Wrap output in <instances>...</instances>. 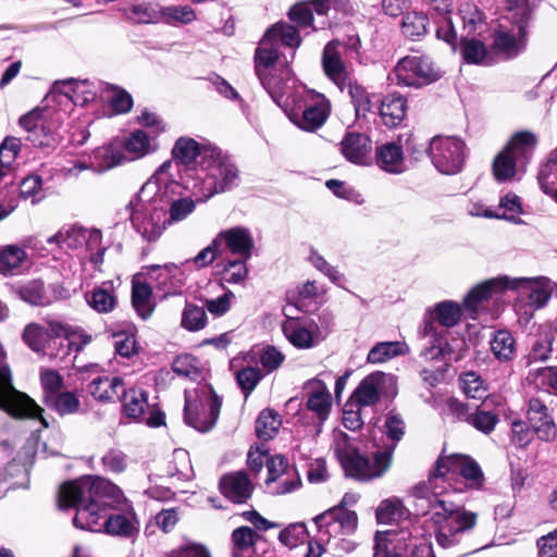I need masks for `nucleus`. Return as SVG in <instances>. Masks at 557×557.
<instances>
[{
    "label": "nucleus",
    "mask_w": 557,
    "mask_h": 557,
    "mask_svg": "<svg viewBox=\"0 0 557 557\" xmlns=\"http://www.w3.org/2000/svg\"><path fill=\"white\" fill-rule=\"evenodd\" d=\"M456 475L463 479L468 488L479 490L485 481L474 459L466 455H450L440 457L429 480L414 488L416 510L420 515L431 513L436 542L443 548L459 544L476 523V513L446 498L449 488L462 492L457 482L453 483Z\"/></svg>",
    "instance_id": "f257e3e1"
},
{
    "label": "nucleus",
    "mask_w": 557,
    "mask_h": 557,
    "mask_svg": "<svg viewBox=\"0 0 557 557\" xmlns=\"http://www.w3.org/2000/svg\"><path fill=\"white\" fill-rule=\"evenodd\" d=\"M125 498L119 486L98 476H83L64 483L59 493L61 508L76 507V528L99 532L104 528L107 509L121 508Z\"/></svg>",
    "instance_id": "f03ea898"
},
{
    "label": "nucleus",
    "mask_w": 557,
    "mask_h": 557,
    "mask_svg": "<svg viewBox=\"0 0 557 557\" xmlns=\"http://www.w3.org/2000/svg\"><path fill=\"white\" fill-rule=\"evenodd\" d=\"M505 290L517 293L518 300L524 301L532 310L544 308L553 293L552 281L546 276L511 277L499 275L473 287L463 299L467 314L474 319L479 310L494 295Z\"/></svg>",
    "instance_id": "7ed1b4c3"
},
{
    "label": "nucleus",
    "mask_w": 557,
    "mask_h": 557,
    "mask_svg": "<svg viewBox=\"0 0 557 557\" xmlns=\"http://www.w3.org/2000/svg\"><path fill=\"white\" fill-rule=\"evenodd\" d=\"M160 175L153 174L127 206L134 228L148 242L158 240L168 226L169 199L158 185Z\"/></svg>",
    "instance_id": "20e7f679"
},
{
    "label": "nucleus",
    "mask_w": 557,
    "mask_h": 557,
    "mask_svg": "<svg viewBox=\"0 0 557 557\" xmlns=\"http://www.w3.org/2000/svg\"><path fill=\"white\" fill-rule=\"evenodd\" d=\"M332 447L348 476L368 482L383 476L391 468L395 444L382 451H376L373 459H369L352 447L346 433L335 431Z\"/></svg>",
    "instance_id": "39448f33"
},
{
    "label": "nucleus",
    "mask_w": 557,
    "mask_h": 557,
    "mask_svg": "<svg viewBox=\"0 0 557 557\" xmlns=\"http://www.w3.org/2000/svg\"><path fill=\"white\" fill-rule=\"evenodd\" d=\"M284 112L298 128L315 132L325 124L331 113V103L320 92L297 87L285 98Z\"/></svg>",
    "instance_id": "423d86ee"
},
{
    "label": "nucleus",
    "mask_w": 557,
    "mask_h": 557,
    "mask_svg": "<svg viewBox=\"0 0 557 557\" xmlns=\"http://www.w3.org/2000/svg\"><path fill=\"white\" fill-rule=\"evenodd\" d=\"M0 409L16 419H38L48 426L39 407L27 394L13 385L12 372L0 347Z\"/></svg>",
    "instance_id": "0eeeda50"
},
{
    "label": "nucleus",
    "mask_w": 557,
    "mask_h": 557,
    "mask_svg": "<svg viewBox=\"0 0 557 557\" xmlns=\"http://www.w3.org/2000/svg\"><path fill=\"white\" fill-rule=\"evenodd\" d=\"M200 168L206 172L207 194L203 195L202 201L215 194L230 190L239 183V172L236 164L216 148L205 151Z\"/></svg>",
    "instance_id": "6e6552de"
},
{
    "label": "nucleus",
    "mask_w": 557,
    "mask_h": 557,
    "mask_svg": "<svg viewBox=\"0 0 557 557\" xmlns=\"http://www.w3.org/2000/svg\"><path fill=\"white\" fill-rule=\"evenodd\" d=\"M221 399L211 386L203 385L196 391L195 398L186 392L184 420L199 432L211 430L219 418Z\"/></svg>",
    "instance_id": "1a4fd4ad"
},
{
    "label": "nucleus",
    "mask_w": 557,
    "mask_h": 557,
    "mask_svg": "<svg viewBox=\"0 0 557 557\" xmlns=\"http://www.w3.org/2000/svg\"><path fill=\"white\" fill-rule=\"evenodd\" d=\"M461 317V308L457 302L445 300L438 302L433 309L428 310L424 325L421 330L423 338L431 344L430 348H425L422 355L426 359H436L443 355L442 338L435 322L441 326L451 327L458 323Z\"/></svg>",
    "instance_id": "9d476101"
},
{
    "label": "nucleus",
    "mask_w": 557,
    "mask_h": 557,
    "mask_svg": "<svg viewBox=\"0 0 557 557\" xmlns=\"http://www.w3.org/2000/svg\"><path fill=\"white\" fill-rule=\"evenodd\" d=\"M433 165L446 175L459 173L466 162V144L454 136H435L428 148Z\"/></svg>",
    "instance_id": "9b49d317"
},
{
    "label": "nucleus",
    "mask_w": 557,
    "mask_h": 557,
    "mask_svg": "<svg viewBox=\"0 0 557 557\" xmlns=\"http://www.w3.org/2000/svg\"><path fill=\"white\" fill-rule=\"evenodd\" d=\"M397 84L408 87H422L440 78V72L429 57L406 55L394 69Z\"/></svg>",
    "instance_id": "f8f14e48"
},
{
    "label": "nucleus",
    "mask_w": 557,
    "mask_h": 557,
    "mask_svg": "<svg viewBox=\"0 0 557 557\" xmlns=\"http://www.w3.org/2000/svg\"><path fill=\"white\" fill-rule=\"evenodd\" d=\"M320 539L330 541L339 535H349L358 524L357 513L341 506H334L314 518Z\"/></svg>",
    "instance_id": "ddd939ff"
},
{
    "label": "nucleus",
    "mask_w": 557,
    "mask_h": 557,
    "mask_svg": "<svg viewBox=\"0 0 557 557\" xmlns=\"http://www.w3.org/2000/svg\"><path fill=\"white\" fill-rule=\"evenodd\" d=\"M395 380L391 374L374 372L366 376L352 393L350 399L358 404L359 408L377 404L382 396L395 393Z\"/></svg>",
    "instance_id": "4468645a"
},
{
    "label": "nucleus",
    "mask_w": 557,
    "mask_h": 557,
    "mask_svg": "<svg viewBox=\"0 0 557 557\" xmlns=\"http://www.w3.org/2000/svg\"><path fill=\"white\" fill-rule=\"evenodd\" d=\"M502 22L494 33L492 53L502 59H512L520 54L525 48L527 27L525 24Z\"/></svg>",
    "instance_id": "2eb2a0df"
},
{
    "label": "nucleus",
    "mask_w": 557,
    "mask_h": 557,
    "mask_svg": "<svg viewBox=\"0 0 557 557\" xmlns=\"http://www.w3.org/2000/svg\"><path fill=\"white\" fill-rule=\"evenodd\" d=\"M102 234L98 230H87L77 225H66L60 228L54 235L47 238L49 245H55L61 249H81L86 246L87 250L98 247Z\"/></svg>",
    "instance_id": "dca6fc26"
},
{
    "label": "nucleus",
    "mask_w": 557,
    "mask_h": 557,
    "mask_svg": "<svg viewBox=\"0 0 557 557\" xmlns=\"http://www.w3.org/2000/svg\"><path fill=\"white\" fill-rule=\"evenodd\" d=\"M170 163L164 162L153 174L160 175V186L161 189L166 191V196L169 199V208L166 213L168 225H171L176 222H181L185 220L188 215H190L195 208L196 202L189 198H174V189L177 187V184L174 181L170 180L169 176Z\"/></svg>",
    "instance_id": "f3484780"
},
{
    "label": "nucleus",
    "mask_w": 557,
    "mask_h": 557,
    "mask_svg": "<svg viewBox=\"0 0 557 557\" xmlns=\"http://www.w3.org/2000/svg\"><path fill=\"white\" fill-rule=\"evenodd\" d=\"M411 532L408 529H392L376 532L373 557H408Z\"/></svg>",
    "instance_id": "a211bd4d"
},
{
    "label": "nucleus",
    "mask_w": 557,
    "mask_h": 557,
    "mask_svg": "<svg viewBox=\"0 0 557 557\" xmlns=\"http://www.w3.org/2000/svg\"><path fill=\"white\" fill-rule=\"evenodd\" d=\"M424 4L435 24L436 37L455 49L457 35L451 18L453 0H424Z\"/></svg>",
    "instance_id": "6ab92c4d"
},
{
    "label": "nucleus",
    "mask_w": 557,
    "mask_h": 557,
    "mask_svg": "<svg viewBox=\"0 0 557 557\" xmlns=\"http://www.w3.org/2000/svg\"><path fill=\"white\" fill-rule=\"evenodd\" d=\"M97 92L98 87L94 82L69 78L55 82L48 97L63 96L75 106H85L96 99Z\"/></svg>",
    "instance_id": "aec40b11"
},
{
    "label": "nucleus",
    "mask_w": 557,
    "mask_h": 557,
    "mask_svg": "<svg viewBox=\"0 0 557 557\" xmlns=\"http://www.w3.org/2000/svg\"><path fill=\"white\" fill-rule=\"evenodd\" d=\"M221 251L224 249L238 257V259H250L255 248L251 232L244 226H234L221 231L215 237Z\"/></svg>",
    "instance_id": "412c9836"
},
{
    "label": "nucleus",
    "mask_w": 557,
    "mask_h": 557,
    "mask_svg": "<svg viewBox=\"0 0 557 557\" xmlns=\"http://www.w3.org/2000/svg\"><path fill=\"white\" fill-rule=\"evenodd\" d=\"M268 478L265 483L270 486L277 482L273 488L275 494H286L295 491L300 481L294 469H288L287 460L280 455L267 458Z\"/></svg>",
    "instance_id": "4be33fe9"
},
{
    "label": "nucleus",
    "mask_w": 557,
    "mask_h": 557,
    "mask_svg": "<svg viewBox=\"0 0 557 557\" xmlns=\"http://www.w3.org/2000/svg\"><path fill=\"white\" fill-rule=\"evenodd\" d=\"M284 310L287 317L282 325L285 337L297 348H311L314 345L313 333L317 330V325L312 321L290 317V306L285 307Z\"/></svg>",
    "instance_id": "5701e85b"
},
{
    "label": "nucleus",
    "mask_w": 557,
    "mask_h": 557,
    "mask_svg": "<svg viewBox=\"0 0 557 557\" xmlns=\"http://www.w3.org/2000/svg\"><path fill=\"white\" fill-rule=\"evenodd\" d=\"M527 417L533 432L544 442L555 440L557 429L548 408L539 398H531L528 404Z\"/></svg>",
    "instance_id": "b1692460"
},
{
    "label": "nucleus",
    "mask_w": 557,
    "mask_h": 557,
    "mask_svg": "<svg viewBox=\"0 0 557 557\" xmlns=\"http://www.w3.org/2000/svg\"><path fill=\"white\" fill-rule=\"evenodd\" d=\"M343 157L356 165H368L371 162L372 143L366 134L347 133L339 143Z\"/></svg>",
    "instance_id": "393cba45"
},
{
    "label": "nucleus",
    "mask_w": 557,
    "mask_h": 557,
    "mask_svg": "<svg viewBox=\"0 0 557 557\" xmlns=\"http://www.w3.org/2000/svg\"><path fill=\"white\" fill-rule=\"evenodd\" d=\"M304 389L307 396V408L318 416L321 425L327 419L331 411V393L326 384L318 377L309 380L305 384Z\"/></svg>",
    "instance_id": "a878e982"
},
{
    "label": "nucleus",
    "mask_w": 557,
    "mask_h": 557,
    "mask_svg": "<svg viewBox=\"0 0 557 557\" xmlns=\"http://www.w3.org/2000/svg\"><path fill=\"white\" fill-rule=\"evenodd\" d=\"M339 47V41L329 42L323 50L322 63L327 77L343 89L348 83V72L342 61Z\"/></svg>",
    "instance_id": "bb28decb"
},
{
    "label": "nucleus",
    "mask_w": 557,
    "mask_h": 557,
    "mask_svg": "<svg viewBox=\"0 0 557 557\" xmlns=\"http://www.w3.org/2000/svg\"><path fill=\"white\" fill-rule=\"evenodd\" d=\"M33 238L23 239L20 245H5L0 247V274L4 276L15 275L27 260L25 248L32 246Z\"/></svg>",
    "instance_id": "cd10ccee"
},
{
    "label": "nucleus",
    "mask_w": 557,
    "mask_h": 557,
    "mask_svg": "<svg viewBox=\"0 0 557 557\" xmlns=\"http://www.w3.org/2000/svg\"><path fill=\"white\" fill-rule=\"evenodd\" d=\"M221 492L234 503H245L252 494V484L244 472L224 475L220 482Z\"/></svg>",
    "instance_id": "c85d7f7f"
},
{
    "label": "nucleus",
    "mask_w": 557,
    "mask_h": 557,
    "mask_svg": "<svg viewBox=\"0 0 557 557\" xmlns=\"http://www.w3.org/2000/svg\"><path fill=\"white\" fill-rule=\"evenodd\" d=\"M263 88L269 92L271 98L284 109V96L290 88L289 83H293L290 77V70L285 66L278 69L277 66L269 70L267 78L259 79Z\"/></svg>",
    "instance_id": "c756f323"
},
{
    "label": "nucleus",
    "mask_w": 557,
    "mask_h": 557,
    "mask_svg": "<svg viewBox=\"0 0 557 557\" xmlns=\"http://www.w3.org/2000/svg\"><path fill=\"white\" fill-rule=\"evenodd\" d=\"M42 111L32 110L20 119V125L28 133V140L38 147H49L54 141L53 136L42 124Z\"/></svg>",
    "instance_id": "7c9ffc66"
},
{
    "label": "nucleus",
    "mask_w": 557,
    "mask_h": 557,
    "mask_svg": "<svg viewBox=\"0 0 557 557\" xmlns=\"http://www.w3.org/2000/svg\"><path fill=\"white\" fill-rule=\"evenodd\" d=\"M536 144V136L531 132L524 131L515 134L504 150L508 151V153L511 154L518 164L524 170L525 164L534 153Z\"/></svg>",
    "instance_id": "2f4dec72"
},
{
    "label": "nucleus",
    "mask_w": 557,
    "mask_h": 557,
    "mask_svg": "<svg viewBox=\"0 0 557 557\" xmlns=\"http://www.w3.org/2000/svg\"><path fill=\"white\" fill-rule=\"evenodd\" d=\"M46 332L48 333V339L64 337L69 342V347L76 351L82 350L91 341L90 335L82 330H74L70 325L55 320H47Z\"/></svg>",
    "instance_id": "473e14b6"
},
{
    "label": "nucleus",
    "mask_w": 557,
    "mask_h": 557,
    "mask_svg": "<svg viewBox=\"0 0 557 557\" xmlns=\"http://www.w3.org/2000/svg\"><path fill=\"white\" fill-rule=\"evenodd\" d=\"M149 274L151 277H154L160 285L164 286L168 293L172 294H177L185 282L182 268L175 263L151 265L149 267Z\"/></svg>",
    "instance_id": "72a5a7b5"
},
{
    "label": "nucleus",
    "mask_w": 557,
    "mask_h": 557,
    "mask_svg": "<svg viewBox=\"0 0 557 557\" xmlns=\"http://www.w3.org/2000/svg\"><path fill=\"white\" fill-rule=\"evenodd\" d=\"M375 158L379 168L385 172L399 174L406 169L403 149L396 143H385L377 147Z\"/></svg>",
    "instance_id": "f704fd0d"
},
{
    "label": "nucleus",
    "mask_w": 557,
    "mask_h": 557,
    "mask_svg": "<svg viewBox=\"0 0 557 557\" xmlns=\"http://www.w3.org/2000/svg\"><path fill=\"white\" fill-rule=\"evenodd\" d=\"M123 388L124 383L122 379L117 376H99L94 379L88 386V391L92 397L103 403L120 399Z\"/></svg>",
    "instance_id": "c9c22d12"
},
{
    "label": "nucleus",
    "mask_w": 557,
    "mask_h": 557,
    "mask_svg": "<svg viewBox=\"0 0 557 557\" xmlns=\"http://www.w3.org/2000/svg\"><path fill=\"white\" fill-rule=\"evenodd\" d=\"M276 42L265 33L255 54V67L259 79L265 81L269 70L276 67Z\"/></svg>",
    "instance_id": "e433bc0d"
},
{
    "label": "nucleus",
    "mask_w": 557,
    "mask_h": 557,
    "mask_svg": "<svg viewBox=\"0 0 557 557\" xmlns=\"http://www.w3.org/2000/svg\"><path fill=\"white\" fill-rule=\"evenodd\" d=\"M406 109V99L400 95L391 94L383 98L380 107V115L385 125L394 127L405 117Z\"/></svg>",
    "instance_id": "4c0bfd02"
},
{
    "label": "nucleus",
    "mask_w": 557,
    "mask_h": 557,
    "mask_svg": "<svg viewBox=\"0 0 557 557\" xmlns=\"http://www.w3.org/2000/svg\"><path fill=\"white\" fill-rule=\"evenodd\" d=\"M491 351L499 362H508L516 356V341L507 330H497L490 339Z\"/></svg>",
    "instance_id": "58836bf2"
},
{
    "label": "nucleus",
    "mask_w": 557,
    "mask_h": 557,
    "mask_svg": "<svg viewBox=\"0 0 557 557\" xmlns=\"http://www.w3.org/2000/svg\"><path fill=\"white\" fill-rule=\"evenodd\" d=\"M124 149L129 160L140 159L157 149L156 143L144 131H134L124 140Z\"/></svg>",
    "instance_id": "ea45409f"
},
{
    "label": "nucleus",
    "mask_w": 557,
    "mask_h": 557,
    "mask_svg": "<svg viewBox=\"0 0 557 557\" xmlns=\"http://www.w3.org/2000/svg\"><path fill=\"white\" fill-rule=\"evenodd\" d=\"M208 149L190 137H180L172 149V156L178 162L188 165L194 163L197 157H200L202 162L203 153Z\"/></svg>",
    "instance_id": "a19ab883"
},
{
    "label": "nucleus",
    "mask_w": 557,
    "mask_h": 557,
    "mask_svg": "<svg viewBox=\"0 0 557 557\" xmlns=\"http://www.w3.org/2000/svg\"><path fill=\"white\" fill-rule=\"evenodd\" d=\"M103 529L111 535L132 537L138 532V521L133 512L113 515L104 520Z\"/></svg>",
    "instance_id": "79ce46f5"
},
{
    "label": "nucleus",
    "mask_w": 557,
    "mask_h": 557,
    "mask_svg": "<svg viewBox=\"0 0 557 557\" xmlns=\"http://www.w3.org/2000/svg\"><path fill=\"white\" fill-rule=\"evenodd\" d=\"M121 395L123 412L131 419H138L148 407L147 393L141 388H123Z\"/></svg>",
    "instance_id": "37998d69"
},
{
    "label": "nucleus",
    "mask_w": 557,
    "mask_h": 557,
    "mask_svg": "<svg viewBox=\"0 0 557 557\" xmlns=\"http://www.w3.org/2000/svg\"><path fill=\"white\" fill-rule=\"evenodd\" d=\"M15 294L30 306H46L49 304L45 290V284L41 280H30L24 284L14 287Z\"/></svg>",
    "instance_id": "c03bdc74"
},
{
    "label": "nucleus",
    "mask_w": 557,
    "mask_h": 557,
    "mask_svg": "<svg viewBox=\"0 0 557 557\" xmlns=\"http://www.w3.org/2000/svg\"><path fill=\"white\" fill-rule=\"evenodd\" d=\"M196 17L195 10L189 5H168L156 9V23L163 21L168 24H189Z\"/></svg>",
    "instance_id": "a18cd8bd"
},
{
    "label": "nucleus",
    "mask_w": 557,
    "mask_h": 557,
    "mask_svg": "<svg viewBox=\"0 0 557 557\" xmlns=\"http://www.w3.org/2000/svg\"><path fill=\"white\" fill-rule=\"evenodd\" d=\"M408 352V346L401 342H383L373 346L368 354L371 363L385 362L394 357Z\"/></svg>",
    "instance_id": "49530a36"
},
{
    "label": "nucleus",
    "mask_w": 557,
    "mask_h": 557,
    "mask_svg": "<svg viewBox=\"0 0 557 557\" xmlns=\"http://www.w3.org/2000/svg\"><path fill=\"white\" fill-rule=\"evenodd\" d=\"M523 170L511 154L502 150L494 159L493 174L497 182H508L512 180L518 171Z\"/></svg>",
    "instance_id": "de8ad7c7"
},
{
    "label": "nucleus",
    "mask_w": 557,
    "mask_h": 557,
    "mask_svg": "<svg viewBox=\"0 0 557 557\" xmlns=\"http://www.w3.org/2000/svg\"><path fill=\"white\" fill-rule=\"evenodd\" d=\"M462 57L467 63L488 65L494 62L492 53H488L485 45L478 39L462 40Z\"/></svg>",
    "instance_id": "09e8293b"
},
{
    "label": "nucleus",
    "mask_w": 557,
    "mask_h": 557,
    "mask_svg": "<svg viewBox=\"0 0 557 557\" xmlns=\"http://www.w3.org/2000/svg\"><path fill=\"white\" fill-rule=\"evenodd\" d=\"M152 290L146 283H134L132 290V304L137 314L146 320L153 311V304L151 300Z\"/></svg>",
    "instance_id": "8fccbe9b"
},
{
    "label": "nucleus",
    "mask_w": 557,
    "mask_h": 557,
    "mask_svg": "<svg viewBox=\"0 0 557 557\" xmlns=\"http://www.w3.org/2000/svg\"><path fill=\"white\" fill-rule=\"evenodd\" d=\"M22 339L29 349L37 354L44 352L49 342L46 327L36 322L25 325Z\"/></svg>",
    "instance_id": "3c124183"
},
{
    "label": "nucleus",
    "mask_w": 557,
    "mask_h": 557,
    "mask_svg": "<svg viewBox=\"0 0 557 557\" xmlns=\"http://www.w3.org/2000/svg\"><path fill=\"white\" fill-rule=\"evenodd\" d=\"M258 540V534L249 527L236 528L231 535L233 552L231 557H243L251 549Z\"/></svg>",
    "instance_id": "603ef678"
},
{
    "label": "nucleus",
    "mask_w": 557,
    "mask_h": 557,
    "mask_svg": "<svg viewBox=\"0 0 557 557\" xmlns=\"http://www.w3.org/2000/svg\"><path fill=\"white\" fill-rule=\"evenodd\" d=\"M280 416L273 410L261 411L256 421V433L260 440L268 441L273 438L281 426Z\"/></svg>",
    "instance_id": "864d4df0"
},
{
    "label": "nucleus",
    "mask_w": 557,
    "mask_h": 557,
    "mask_svg": "<svg viewBox=\"0 0 557 557\" xmlns=\"http://www.w3.org/2000/svg\"><path fill=\"white\" fill-rule=\"evenodd\" d=\"M45 404L60 416L75 414L81 408L78 395L74 392H60Z\"/></svg>",
    "instance_id": "5fc2aeb1"
},
{
    "label": "nucleus",
    "mask_w": 557,
    "mask_h": 557,
    "mask_svg": "<svg viewBox=\"0 0 557 557\" xmlns=\"http://www.w3.org/2000/svg\"><path fill=\"white\" fill-rule=\"evenodd\" d=\"M275 42L281 40L283 45L296 48L300 45L301 39L295 26L287 23H276L267 32Z\"/></svg>",
    "instance_id": "6e6d98bb"
},
{
    "label": "nucleus",
    "mask_w": 557,
    "mask_h": 557,
    "mask_svg": "<svg viewBox=\"0 0 557 557\" xmlns=\"http://www.w3.org/2000/svg\"><path fill=\"white\" fill-rule=\"evenodd\" d=\"M87 304L99 313L111 312L115 305V296L104 288H95L86 295Z\"/></svg>",
    "instance_id": "4d7b16f0"
},
{
    "label": "nucleus",
    "mask_w": 557,
    "mask_h": 557,
    "mask_svg": "<svg viewBox=\"0 0 557 557\" xmlns=\"http://www.w3.org/2000/svg\"><path fill=\"white\" fill-rule=\"evenodd\" d=\"M404 515V506L398 498L384 499L376 509V520L379 523L388 524L395 522Z\"/></svg>",
    "instance_id": "13d9d810"
},
{
    "label": "nucleus",
    "mask_w": 557,
    "mask_h": 557,
    "mask_svg": "<svg viewBox=\"0 0 557 557\" xmlns=\"http://www.w3.org/2000/svg\"><path fill=\"white\" fill-rule=\"evenodd\" d=\"M428 16L421 12L406 14L401 23V32L406 37L418 38L426 33Z\"/></svg>",
    "instance_id": "bf43d9fd"
},
{
    "label": "nucleus",
    "mask_w": 557,
    "mask_h": 557,
    "mask_svg": "<svg viewBox=\"0 0 557 557\" xmlns=\"http://www.w3.org/2000/svg\"><path fill=\"white\" fill-rule=\"evenodd\" d=\"M207 323V314L203 308L187 304L182 315V326L188 331H199Z\"/></svg>",
    "instance_id": "052dcab7"
},
{
    "label": "nucleus",
    "mask_w": 557,
    "mask_h": 557,
    "mask_svg": "<svg viewBox=\"0 0 557 557\" xmlns=\"http://www.w3.org/2000/svg\"><path fill=\"white\" fill-rule=\"evenodd\" d=\"M504 2L508 13L503 17V22L529 24L528 0H504Z\"/></svg>",
    "instance_id": "680f3d73"
},
{
    "label": "nucleus",
    "mask_w": 557,
    "mask_h": 557,
    "mask_svg": "<svg viewBox=\"0 0 557 557\" xmlns=\"http://www.w3.org/2000/svg\"><path fill=\"white\" fill-rule=\"evenodd\" d=\"M309 261L317 270L327 276L334 284L341 286L345 281L344 274L339 272L337 268L331 265L317 250L312 249L310 251Z\"/></svg>",
    "instance_id": "e2e57ef3"
},
{
    "label": "nucleus",
    "mask_w": 557,
    "mask_h": 557,
    "mask_svg": "<svg viewBox=\"0 0 557 557\" xmlns=\"http://www.w3.org/2000/svg\"><path fill=\"white\" fill-rule=\"evenodd\" d=\"M198 363V360L191 355H182L175 358L173 371L180 376L198 380L201 376Z\"/></svg>",
    "instance_id": "0e129e2a"
},
{
    "label": "nucleus",
    "mask_w": 557,
    "mask_h": 557,
    "mask_svg": "<svg viewBox=\"0 0 557 557\" xmlns=\"http://www.w3.org/2000/svg\"><path fill=\"white\" fill-rule=\"evenodd\" d=\"M557 180V147L549 153L547 161L539 173V182L545 194L549 193V186Z\"/></svg>",
    "instance_id": "69168bd1"
},
{
    "label": "nucleus",
    "mask_w": 557,
    "mask_h": 557,
    "mask_svg": "<svg viewBox=\"0 0 557 557\" xmlns=\"http://www.w3.org/2000/svg\"><path fill=\"white\" fill-rule=\"evenodd\" d=\"M460 383L465 394L469 398L482 399L486 397V387L476 373H465L460 379Z\"/></svg>",
    "instance_id": "338daca9"
},
{
    "label": "nucleus",
    "mask_w": 557,
    "mask_h": 557,
    "mask_svg": "<svg viewBox=\"0 0 557 557\" xmlns=\"http://www.w3.org/2000/svg\"><path fill=\"white\" fill-rule=\"evenodd\" d=\"M248 259L228 260L223 267V280L230 284H238L245 281L248 274Z\"/></svg>",
    "instance_id": "774afa93"
}]
</instances>
